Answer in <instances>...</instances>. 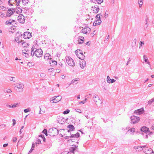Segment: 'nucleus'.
<instances>
[{
	"instance_id": "7",
	"label": "nucleus",
	"mask_w": 154,
	"mask_h": 154,
	"mask_svg": "<svg viewBox=\"0 0 154 154\" xmlns=\"http://www.w3.org/2000/svg\"><path fill=\"white\" fill-rule=\"evenodd\" d=\"M15 10L14 8H11L9 9L7 11L6 15L8 17H10L14 13Z\"/></svg>"
},
{
	"instance_id": "33",
	"label": "nucleus",
	"mask_w": 154,
	"mask_h": 154,
	"mask_svg": "<svg viewBox=\"0 0 154 154\" xmlns=\"http://www.w3.org/2000/svg\"><path fill=\"white\" fill-rule=\"evenodd\" d=\"M22 4L24 5H25L28 3V0H22Z\"/></svg>"
},
{
	"instance_id": "10",
	"label": "nucleus",
	"mask_w": 154,
	"mask_h": 154,
	"mask_svg": "<svg viewBox=\"0 0 154 154\" xmlns=\"http://www.w3.org/2000/svg\"><path fill=\"white\" fill-rule=\"evenodd\" d=\"M57 121L60 124H63L64 122V118L61 116H58L57 117Z\"/></svg>"
},
{
	"instance_id": "53",
	"label": "nucleus",
	"mask_w": 154,
	"mask_h": 154,
	"mask_svg": "<svg viewBox=\"0 0 154 154\" xmlns=\"http://www.w3.org/2000/svg\"><path fill=\"white\" fill-rule=\"evenodd\" d=\"M75 111L77 112H78L79 113H81V109H75Z\"/></svg>"
},
{
	"instance_id": "28",
	"label": "nucleus",
	"mask_w": 154,
	"mask_h": 154,
	"mask_svg": "<svg viewBox=\"0 0 154 154\" xmlns=\"http://www.w3.org/2000/svg\"><path fill=\"white\" fill-rule=\"evenodd\" d=\"M15 21L14 20H9L8 21H7L6 22V24H10L11 25V24L12 23L14 22Z\"/></svg>"
},
{
	"instance_id": "11",
	"label": "nucleus",
	"mask_w": 154,
	"mask_h": 154,
	"mask_svg": "<svg viewBox=\"0 0 154 154\" xmlns=\"http://www.w3.org/2000/svg\"><path fill=\"white\" fill-rule=\"evenodd\" d=\"M144 152L146 154H150L151 153H154V152L151 149L149 148L148 147L146 148L143 150Z\"/></svg>"
},
{
	"instance_id": "4",
	"label": "nucleus",
	"mask_w": 154,
	"mask_h": 154,
	"mask_svg": "<svg viewBox=\"0 0 154 154\" xmlns=\"http://www.w3.org/2000/svg\"><path fill=\"white\" fill-rule=\"evenodd\" d=\"M66 61L68 64L72 67L75 65V63L73 60L70 57H66Z\"/></svg>"
},
{
	"instance_id": "64",
	"label": "nucleus",
	"mask_w": 154,
	"mask_h": 154,
	"mask_svg": "<svg viewBox=\"0 0 154 154\" xmlns=\"http://www.w3.org/2000/svg\"><path fill=\"white\" fill-rule=\"evenodd\" d=\"M131 59L130 58H129L128 60V61L127 62V64H126V65H128V63H129L131 61Z\"/></svg>"
},
{
	"instance_id": "44",
	"label": "nucleus",
	"mask_w": 154,
	"mask_h": 154,
	"mask_svg": "<svg viewBox=\"0 0 154 154\" xmlns=\"http://www.w3.org/2000/svg\"><path fill=\"white\" fill-rule=\"evenodd\" d=\"M87 100V98H85L84 100L82 101H80L79 102V104H80L81 103H82L83 104L85 103L86 102Z\"/></svg>"
},
{
	"instance_id": "40",
	"label": "nucleus",
	"mask_w": 154,
	"mask_h": 154,
	"mask_svg": "<svg viewBox=\"0 0 154 154\" xmlns=\"http://www.w3.org/2000/svg\"><path fill=\"white\" fill-rule=\"evenodd\" d=\"M15 41L16 42H17L18 43H20L21 42H22L23 41H22V40H21L20 41H19V38H17L16 37H15Z\"/></svg>"
},
{
	"instance_id": "63",
	"label": "nucleus",
	"mask_w": 154,
	"mask_h": 154,
	"mask_svg": "<svg viewBox=\"0 0 154 154\" xmlns=\"http://www.w3.org/2000/svg\"><path fill=\"white\" fill-rule=\"evenodd\" d=\"M142 44H144V43L140 41V48L142 46Z\"/></svg>"
},
{
	"instance_id": "32",
	"label": "nucleus",
	"mask_w": 154,
	"mask_h": 154,
	"mask_svg": "<svg viewBox=\"0 0 154 154\" xmlns=\"http://www.w3.org/2000/svg\"><path fill=\"white\" fill-rule=\"evenodd\" d=\"M137 42V40L136 38H135L134 39L133 42L132 43V48L135 47L136 45V42Z\"/></svg>"
},
{
	"instance_id": "38",
	"label": "nucleus",
	"mask_w": 154,
	"mask_h": 154,
	"mask_svg": "<svg viewBox=\"0 0 154 154\" xmlns=\"http://www.w3.org/2000/svg\"><path fill=\"white\" fill-rule=\"evenodd\" d=\"M55 98L54 97L52 98H50V101L53 103H56L57 102H56V101H55Z\"/></svg>"
},
{
	"instance_id": "51",
	"label": "nucleus",
	"mask_w": 154,
	"mask_h": 154,
	"mask_svg": "<svg viewBox=\"0 0 154 154\" xmlns=\"http://www.w3.org/2000/svg\"><path fill=\"white\" fill-rule=\"evenodd\" d=\"M148 20V18H147L146 20V23H145V25H146V28L148 26V22L147 21V20Z\"/></svg>"
},
{
	"instance_id": "29",
	"label": "nucleus",
	"mask_w": 154,
	"mask_h": 154,
	"mask_svg": "<svg viewBox=\"0 0 154 154\" xmlns=\"http://www.w3.org/2000/svg\"><path fill=\"white\" fill-rule=\"evenodd\" d=\"M79 78H77L76 79H74L72 80L71 84L72 83L73 84H76L78 83L77 81H79Z\"/></svg>"
},
{
	"instance_id": "42",
	"label": "nucleus",
	"mask_w": 154,
	"mask_h": 154,
	"mask_svg": "<svg viewBox=\"0 0 154 154\" xmlns=\"http://www.w3.org/2000/svg\"><path fill=\"white\" fill-rule=\"evenodd\" d=\"M69 112L70 110L69 109H67L63 112V114H66L69 113Z\"/></svg>"
},
{
	"instance_id": "55",
	"label": "nucleus",
	"mask_w": 154,
	"mask_h": 154,
	"mask_svg": "<svg viewBox=\"0 0 154 154\" xmlns=\"http://www.w3.org/2000/svg\"><path fill=\"white\" fill-rule=\"evenodd\" d=\"M29 51L28 50H24L22 51V52L23 53H24L25 54H26V52Z\"/></svg>"
},
{
	"instance_id": "27",
	"label": "nucleus",
	"mask_w": 154,
	"mask_h": 154,
	"mask_svg": "<svg viewBox=\"0 0 154 154\" xmlns=\"http://www.w3.org/2000/svg\"><path fill=\"white\" fill-rule=\"evenodd\" d=\"M22 35L21 32H18L16 34L15 37L17 38H20L22 36Z\"/></svg>"
},
{
	"instance_id": "34",
	"label": "nucleus",
	"mask_w": 154,
	"mask_h": 154,
	"mask_svg": "<svg viewBox=\"0 0 154 154\" xmlns=\"http://www.w3.org/2000/svg\"><path fill=\"white\" fill-rule=\"evenodd\" d=\"M22 45L23 47H27L29 46L27 43H26L25 42H23L22 43Z\"/></svg>"
},
{
	"instance_id": "1",
	"label": "nucleus",
	"mask_w": 154,
	"mask_h": 154,
	"mask_svg": "<svg viewBox=\"0 0 154 154\" xmlns=\"http://www.w3.org/2000/svg\"><path fill=\"white\" fill-rule=\"evenodd\" d=\"M62 130V129H60L59 131L58 129H57L56 128H50L48 131V133H51V134H50V136H54L56 135H57L59 132L60 131L61 132V131Z\"/></svg>"
},
{
	"instance_id": "20",
	"label": "nucleus",
	"mask_w": 154,
	"mask_h": 154,
	"mask_svg": "<svg viewBox=\"0 0 154 154\" xmlns=\"http://www.w3.org/2000/svg\"><path fill=\"white\" fill-rule=\"evenodd\" d=\"M51 56L49 53L45 54L44 56V58L45 60H48L49 59L51 58Z\"/></svg>"
},
{
	"instance_id": "16",
	"label": "nucleus",
	"mask_w": 154,
	"mask_h": 154,
	"mask_svg": "<svg viewBox=\"0 0 154 154\" xmlns=\"http://www.w3.org/2000/svg\"><path fill=\"white\" fill-rule=\"evenodd\" d=\"M92 8L93 9V11H94V12L95 13H97L100 9L98 6L97 5L94 6V7H92Z\"/></svg>"
},
{
	"instance_id": "62",
	"label": "nucleus",
	"mask_w": 154,
	"mask_h": 154,
	"mask_svg": "<svg viewBox=\"0 0 154 154\" xmlns=\"http://www.w3.org/2000/svg\"><path fill=\"white\" fill-rule=\"evenodd\" d=\"M140 146H134V149H139V148H140L139 147Z\"/></svg>"
},
{
	"instance_id": "12",
	"label": "nucleus",
	"mask_w": 154,
	"mask_h": 154,
	"mask_svg": "<svg viewBox=\"0 0 154 154\" xmlns=\"http://www.w3.org/2000/svg\"><path fill=\"white\" fill-rule=\"evenodd\" d=\"M91 31V29L89 27L85 28L82 30V33L86 34H88Z\"/></svg>"
},
{
	"instance_id": "45",
	"label": "nucleus",
	"mask_w": 154,
	"mask_h": 154,
	"mask_svg": "<svg viewBox=\"0 0 154 154\" xmlns=\"http://www.w3.org/2000/svg\"><path fill=\"white\" fill-rule=\"evenodd\" d=\"M111 79L109 76H108L107 78V82L109 83H110V82L111 81Z\"/></svg>"
},
{
	"instance_id": "35",
	"label": "nucleus",
	"mask_w": 154,
	"mask_h": 154,
	"mask_svg": "<svg viewBox=\"0 0 154 154\" xmlns=\"http://www.w3.org/2000/svg\"><path fill=\"white\" fill-rule=\"evenodd\" d=\"M134 128H132L128 130V133H130L131 134L134 132Z\"/></svg>"
},
{
	"instance_id": "21",
	"label": "nucleus",
	"mask_w": 154,
	"mask_h": 154,
	"mask_svg": "<svg viewBox=\"0 0 154 154\" xmlns=\"http://www.w3.org/2000/svg\"><path fill=\"white\" fill-rule=\"evenodd\" d=\"M17 105H18V103H14L12 105H10L8 104L6 105V107H9L10 108H14L16 107Z\"/></svg>"
},
{
	"instance_id": "43",
	"label": "nucleus",
	"mask_w": 154,
	"mask_h": 154,
	"mask_svg": "<svg viewBox=\"0 0 154 154\" xmlns=\"http://www.w3.org/2000/svg\"><path fill=\"white\" fill-rule=\"evenodd\" d=\"M21 0H16L15 3H16L17 6H20L19 4Z\"/></svg>"
},
{
	"instance_id": "25",
	"label": "nucleus",
	"mask_w": 154,
	"mask_h": 154,
	"mask_svg": "<svg viewBox=\"0 0 154 154\" xmlns=\"http://www.w3.org/2000/svg\"><path fill=\"white\" fill-rule=\"evenodd\" d=\"M80 136L79 133L78 132L76 134H72L69 137H78Z\"/></svg>"
},
{
	"instance_id": "61",
	"label": "nucleus",
	"mask_w": 154,
	"mask_h": 154,
	"mask_svg": "<svg viewBox=\"0 0 154 154\" xmlns=\"http://www.w3.org/2000/svg\"><path fill=\"white\" fill-rule=\"evenodd\" d=\"M17 140V138L16 137H13V141L14 142H15Z\"/></svg>"
},
{
	"instance_id": "50",
	"label": "nucleus",
	"mask_w": 154,
	"mask_h": 154,
	"mask_svg": "<svg viewBox=\"0 0 154 154\" xmlns=\"http://www.w3.org/2000/svg\"><path fill=\"white\" fill-rule=\"evenodd\" d=\"M141 149H140L139 150H138V151H141V150H142L143 149V148H146V145H145V146H140L139 147Z\"/></svg>"
},
{
	"instance_id": "46",
	"label": "nucleus",
	"mask_w": 154,
	"mask_h": 154,
	"mask_svg": "<svg viewBox=\"0 0 154 154\" xmlns=\"http://www.w3.org/2000/svg\"><path fill=\"white\" fill-rule=\"evenodd\" d=\"M9 80L10 81H13V82H15V78L14 77H10L9 78Z\"/></svg>"
},
{
	"instance_id": "47",
	"label": "nucleus",
	"mask_w": 154,
	"mask_h": 154,
	"mask_svg": "<svg viewBox=\"0 0 154 154\" xmlns=\"http://www.w3.org/2000/svg\"><path fill=\"white\" fill-rule=\"evenodd\" d=\"M42 133L45 134L46 135H47V131L46 129H44L42 131Z\"/></svg>"
},
{
	"instance_id": "19",
	"label": "nucleus",
	"mask_w": 154,
	"mask_h": 154,
	"mask_svg": "<svg viewBox=\"0 0 154 154\" xmlns=\"http://www.w3.org/2000/svg\"><path fill=\"white\" fill-rule=\"evenodd\" d=\"M82 61V62H81L80 64V67L81 68L83 69L85 67V66L86 65V62L84 60Z\"/></svg>"
},
{
	"instance_id": "5",
	"label": "nucleus",
	"mask_w": 154,
	"mask_h": 154,
	"mask_svg": "<svg viewBox=\"0 0 154 154\" xmlns=\"http://www.w3.org/2000/svg\"><path fill=\"white\" fill-rule=\"evenodd\" d=\"M34 54L38 57H41L43 54V51L41 49H36L34 51Z\"/></svg>"
},
{
	"instance_id": "18",
	"label": "nucleus",
	"mask_w": 154,
	"mask_h": 154,
	"mask_svg": "<svg viewBox=\"0 0 154 154\" xmlns=\"http://www.w3.org/2000/svg\"><path fill=\"white\" fill-rule=\"evenodd\" d=\"M140 130L141 131H143L144 132H146L149 131V129L146 127L145 126L143 127Z\"/></svg>"
},
{
	"instance_id": "9",
	"label": "nucleus",
	"mask_w": 154,
	"mask_h": 154,
	"mask_svg": "<svg viewBox=\"0 0 154 154\" xmlns=\"http://www.w3.org/2000/svg\"><path fill=\"white\" fill-rule=\"evenodd\" d=\"M17 20L20 23H23L25 21V17L23 14H20L17 17Z\"/></svg>"
},
{
	"instance_id": "8",
	"label": "nucleus",
	"mask_w": 154,
	"mask_h": 154,
	"mask_svg": "<svg viewBox=\"0 0 154 154\" xmlns=\"http://www.w3.org/2000/svg\"><path fill=\"white\" fill-rule=\"evenodd\" d=\"M131 120L133 124L137 123L140 120V118L138 117L133 116L131 117Z\"/></svg>"
},
{
	"instance_id": "58",
	"label": "nucleus",
	"mask_w": 154,
	"mask_h": 154,
	"mask_svg": "<svg viewBox=\"0 0 154 154\" xmlns=\"http://www.w3.org/2000/svg\"><path fill=\"white\" fill-rule=\"evenodd\" d=\"M143 0H138V3L139 4H143Z\"/></svg>"
},
{
	"instance_id": "3",
	"label": "nucleus",
	"mask_w": 154,
	"mask_h": 154,
	"mask_svg": "<svg viewBox=\"0 0 154 154\" xmlns=\"http://www.w3.org/2000/svg\"><path fill=\"white\" fill-rule=\"evenodd\" d=\"M93 97L94 100L97 106H99L102 103V102L98 95L95 94L94 95Z\"/></svg>"
},
{
	"instance_id": "56",
	"label": "nucleus",
	"mask_w": 154,
	"mask_h": 154,
	"mask_svg": "<svg viewBox=\"0 0 154 154\" xmlns=\"http://www.w3.org/2000/svg\"><path fill=\"white\" fill-rule=\"evenodd\" d=\"M12 121L13 122V124H12L13 126H14L15 125V124H16V120L14 119H13L12 120Z\"/></svg>"
},
{
	"instance_id": "48",
	"label": "nucleus",
	"mask_w": 154,
	"mask_h": 154,
	"mask_svg": "<svg viewBox=\"0 0 154 154\" xmlns=\"http://www.w3.org/2000/svg\"><path fill=\"white\" fill-rule=\"evenodd\" d=\"M4 91L7 93H10L12 91L11 90L9 89H7Z\"/></svg>"
},
{
	"instance_id": "26",
	"label": "nucleus",
	"mask_w": 154,
	"mask_h": 154,
	"mask_svg": "<svg viewBox=\"0 0 154 154\" xmlns=\"http://www.w3.org/2000/svg\"><path fill=\"white\" fill-rule=\"evenodd\" d=\"M67 127L69 128V130H70L72 131H73L75 129L74 126L72 125H69Z\"/></svg>"
},
{
	"instance_id": "22",
	"label": "nucleus",
	"mask_w": 154,
	"mask_h": 154,
	"mask_svg": "<svg viewBox=\"0 0 154 154\" xmlns=\"http://www.w3.org/2000/svg\"><path fill=\"white\" fill-rule=\"evenodd\" d=\"M50 64L51 66H55L57 64V62L55 60H51L50 61Z\"/></svg>"
},
{
	"instance_id": "13",
	"label": "nucleus",
	"mask_w": 154,
	"mask_h": 154,
	"mask_svg": "<svg viewBox=\"0 0 154 154\" xmlns=\"http://www.w3.org/2000/svg\"><path fill=\"white\" fill-rule=\"evenodd\" d=\"M31 34L29 32H26L24 33L23 36L25 39H29L31 37Z\"/></svg>"
},
{
	"instance_id": "60",
	"label": "nucleus",
	"mask_w": 154,
	"mask_h": 154,
	"mask_svg": "<svg viewBox=\"0 0 154 154\" xmlns=\"http://www.w3.org/2000/svg\"><path fill=\"white\" fill-rule=\"evenodd\" d=\"M30 111L28 109H26L24 110V112L25 113L27 112Z\"/></svg>"
},
{
	"instance_id": "6",
	"label": "nucleus",
	"mask_w": 154,
	"mask_h": 154,
	"mask_svg": "<svg viewBox=\"0 0 154 154\" xmlns=\"http://www.w3.org/2000/svg\"><path fill=\"white\" fill-rule=\"evenodd\" d=\"M78 51V49H77L75 51L76 55L79 59L82 60H84L85 58V56L83 54V53L82 52H79V54H78L77 53Z\"/></svg>"
},
{
	"instance_id": "17",
	"label": "nucleus",
	"mask_w": 154,
	"mask_h": 154,
	"mask_svg": "<svg viewBox=\"0 0 154 154\" xmlns=\"http://www.w3.org/2000/svg\"><path fill=\"white\" fill-rule=\"evenodd\" d=\"M78 40L79 44H81L84 42V38L82 36H79L78 38Z\"/></svg>"
},
{
	"instance_id": "52",
	"label": "nucleus",
	"mask_w": 154,
	"mask_h": 154,
	"mask_svg": "<svg viewBox=\"0 0 154 154\" xmlns=\"http://www.w3.org/2000/svg\"><path fill=\"white\" fill-rule=\"evenodd\" d=\"M96 18L97 19H100V14H98L96 16Z\"/></svg>"
},
{
	"instance_id": "36",
	"label": "nucleus",
	"mask_w": 154,
	"mask_h": 154,
	"mask_svg": "<svg viewBox=\"0 0 154 154\" xmlns=\"http://www.w3.org/2000/svg\"><path fill=\"white\" fill-rule=\"evenodd\" d=\"M39 137L41 138L42 139L44 142L45 141V138L44 135H40L39 136Z\"/></svg>"
},
{
	"instance_id": "59",
	"label": "nucleus",
	"mask_w": 154,
	"mask_h": 154,
	"mask_svg": "<svg viewBox=\"0 0 154 154\" xmlns=\"http://www.w3.org/2000/svg\"><path fill=\"white\" fill-rule=\"evenodd\" d=\"M116 81V80H115L114 79H111V81L110 82V83H112L114 82H115Z\"/></svg>"
},
{
	"instance_id": "2",
	"label": "nucleus",
	"mask_w": 154,
	"mask_h": 154,
	"mask_svg": "<svg viewBox=\"0 0 154 154\" xmlns=\"http://www.w3.org/2000/svg\"><path fill=\"white\" fill-rule=\"evenodd\" d=\"M24 88L23 84L21 83H18L17 84V85L14 87L15 89L17 92H22L23 91V89Z\"/></svg>"
},
{
	"instance_id": "49",
	"label": "nucleus",
	"mask_w": 154,
	"mask_h": 154,
	"mask_svg": "<svg viewBox=\"0 0 154 154\" xmlns=\"http://www.w3.org/2000/svg\"><path fill=\"white\" fill-rule=\"evenodd\" d=\"M41 139H38L37 140V141H36V144H39V143H41Z\"/></svg>"
},
{
	"instance_id": "30",
	"label": "nucleus",
	"mask_w": 154,
	"mask_h": 154,
	"mask_svg": "<svg viewBox=\"0 0 154 154\" xmlns=\"http://www.w3.org/2000/svg\"><path fill=\"white\" fill-rule=\"evenodd\" d=\"M143 59L145 62L149 65H150V62H149L147 57H146L145 55L143 56Z\"/></svg>"
},
{
	"instance_id": "37",
	"label": "nucleus",
	"mask_w": 154,
	"mask_h": 154,
	"mask_svg": "<svg viewBox=\"0 0 154 154\" xmlns=\"http://www.w3.org/2000/svg\"><path fill=\"white\" fill-rule=\"evenodd\" d=\"M95 22H96V23L98 25H99L101 23V21L100 19H99L96 20Z\"/></svg>"
},
{
	"instance_id": "41",
	"label": "nucleus",
	"mask_w": 154,
	"mask_h": 154,
	"mask_svg": "<svg viewBox=\"0 0 154 154\" xmlns=\"http://www.w3.org/2000/svg\"><path fill=\"white\" fill-rule=\"evenodd\" d=\"M95 2L97 4H101L102 2H103V0H96Z\"/></svg>"
},
{
	"instance_id": "39",
	"label": "nucleus",
	"mask_w": 154,
	"mask_h": 154,
	"mask_svg": "<svg viewBox=\"0 0 154 154\" xmlns=\"http://www.w3.org/2000/svg\"><path fill=\"white\" fill-rule=\"evenodd\" d=\"M154 102V98H152L148 102V104L149 105H151L152 103Z\"/></svg>"
},
{
	"instance_id": "23",
	"label": "nucleus",
	"mask_w": 154,
	"mask_h": 154,
	"mask_svg": "<svg viewBox=\"0 0 154 154\" xmlns=\"http://www.w3.org/2000/svg\"><path fill=\"white\" fill-rule=\"evenodd\" d=\"M54 97L56 99V102H57L60 101L62 99V97L60 95L57 96H54Z\"/></svg>"
},
{
	"instance_id": "15",
	"label": "nucleus",
	"mask_w": 154,
	"mask_h": 154,
	"mask_svg": "<svg viewBox=\"0 0 154 154\" xmlns=\"http://www.w3.org/2000/svg\"><path fill=\"white\" fill-rule=\"evenodd\" d=\"M144 110L143 109H140L137 110H135L134 111V113L138 114L139 115H140L143 114V112Z\"/></svg>"
},
{
	"instance_id": "54",
	"label": "nucleus",
	"mask_w": 154,
	"mask_h": 154,
	"mask_svg": "<svg viewBox=\"0 0 154 154\" xmlns=\"http://www.w3.org/2000/svg\"><path fill=\"white\" fill-rule=\"evenodd\" d=\"M109 35H108L106 37V38L105 40L104 41H107L109 39Z\"/></svg>"
},
{
	"instance_id": "14",
	"label": "nucleus",
	"mask_w": 154,
	"mask_h": 154,
	"mask_svg": "<svg viewBox=\"0 0 154 154\" xmlns=\"http://www.w3.org/2000/svg\"><path fill=\"white\" fill-rule=\"evenodd\" d=\"M77 144L75 145V146H74L71 147L69 149V152L67 153V154H68L69 152L74 154V151L77 149Z\"/></svg>"
},
{
	"instance_id": "57",
	"label": "nucleus",
	"mask_w": 154,
	"mask_h": 154,
	"mask_svg": "<svg viewBox=\"0 0 154 154\" xmlns=\"http://www.w3.org/2000/svg\"><path fill=\"white\" fill-rule=\"evenodd\" d=\"M45 75H46L44 73H41L40 74V76L42 78H43L44 77H45Z\"/></svg>"
},
{
	"instance_id": "24",
	"label": "nucleus",
	"mask_w": 154,
	"mask_h": 154,
	"mask_svg": "<svg viewBox=\"0 0 154 154\" xmlns=\"http://www.w3.org/2000/svg\"><path fill=\"white\" fill-rule=\"evenodd\" d=\"M16 0H9L8 2V4L10 6H13V4L15 2Z\"/></svg>"
},
{
	"instance_id": "31",
	"label": "nucleus",
	"mask_w": 154,
	"mask_h": 154,
	"mask_svg": "<svg viewBox=\"0 0 154 154\" xmlns=\"http://www.w3.org/2000/svg\"><path fill=\"white\" fill-rule=\"evenodd\" d=\"M35 146V144H34V143H33L32 144V147H31L30 150L29 151V152L28 153V154H29V153H31L32 151L34 150V148Z\"/></svg>"
}]
</instances>
